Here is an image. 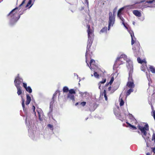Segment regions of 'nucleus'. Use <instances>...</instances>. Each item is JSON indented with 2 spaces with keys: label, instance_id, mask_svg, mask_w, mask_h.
I'll return each instance as SVG.
<instances>
[{
  "label": "nucleus",
  "instance_id": "412c9836",
  "mask_svg": "<svg viewBox=\"0 0 155 155\" xmlns=\"http://www.w3.org/2000/svg\"><path fill=\"white\" fill-rule=\"evenodd\" d=\"M150 70L153 73H155V68L152 66H150L149 68Z\"/></svg>",
  "mask_w": 155,
  "mask_h": 155
},
{
  "label": "nucleus",
  "instance_id": "f3484780",
  "mask_svg": "<svg viewBox=\"0 0 155 155\" xmlns=\"http://www.w3.org/2000/svg\"><path fill=\"white\" fill-rule=\"evenodd\" d=\"M17 90V93L18 95L22 93V87H16Z\"/></svg>",
  "mask_w": 155,
  "mask_h": 155
},
{
  "label": "nucleus",
  "instance_id": "6e6552de",
  "mask_svg": "<svg viewBox=\"0 0 155 155\" xmlns=\"http://www.w3.org/2000/svg\"><path fill=\"white\" fill-rule=\"evenodd\" d=\"M140 45L139 42L135 43L133 48L134 52L138 55L140 53Z\"/></svg>",
  "mask_w": 155,
  "mask_h": 155
},
{
  "label": "nucleus",
  "instance_id": "e433bc0d",
  "mask_svg": "<svg viewBox=\"0 0 155 155\" xmlns=\"http://www.w3.org/2000/svg\"><path fill=\"white\" fill-rule=\"evenodd\" d=\"M32 109L33 110V112L35 114L36 112L35 111V107L33 105L32 106Z\"/></svg>",
  "mask_w": 155,
  "mask_h": 155
},
{
  "label": "nucleus",
  "instance_id": "8fccbe9b",
  "mask_svg": "<svg viewBox=\"0 0 155 155\" xmlns=\"http://www.w3.org/2000/svg\"><path fill=\"white\" fill-rule=\"evenodd\" d=\"M144 6L145 7H149V6H148L147 5H144Z\"/></svg>",
  "mask_w": 155,
  "mask_h": 155
},
{
  "label": "nucleus",
  "instance_id": "09e8293b",
  "mask_svg": "<svg viewBox=\"0 0 155 155\" xmlns=\"http://www.w3.org/2000/svg\"><path fill=\"white\" fill-rule=\"evenodd\" d=\"M146 155H151L150 153H149V152L147 153Z\"/></svg>",
  "mask_w": 155,
  "mask_h": 155
},
{
  "label": "nucleus",
  "instance_id": "393cba45",
  "mask_svg": "<svg viewBox=\"0 0 155 155\" xmlns=\"http://www.w3.org/2000/svg\"><path fill=\"white\" fill-rule=\"evenodd\" d=\"M107 30V28L106 27H104L101 30L100 32L102 33L106 32Z\"/></svg>",
  "mask_w": 155,
  "mask_h": 155
},
{
  "label": "nucleus",
  "instance_id": "423d86ee",
  "mask_svg": "<svg viewBox=\"0 0 155 155\" xmlns=\"http://www.w3.org/2000/svg\"><path fill=\"white\" fill-rule=\"evenodd\" d=\"M126 56L125 55H121L119 57L117 58L114 63V66H116L122 64L123 63L122 59L124 58H125Z\"/></svg>",
  "mask_w": 155,
  "mask_h": 155
},
{
  "label": "nucleus",
  "instance_id": "79ce46f5",
  "mask_svg": "<svg viewBox=\"0 0 155 155\" xmlns=\"http://www.w3.org/2000/svg\"><path fill=\"white\" fill-rule=\"evenodd\" d=\"M151 149H152V151L154 153H155V147H152V148H151Z\"/></svg>",
  "mask_w": 155,
  "mask_h": 155
},
{
  "label": "nucleus",
  "instance_id": "0eeeda50",
  "mask_svg": "<svg viewBox=\"0 0 155 155\" xmlns=\"http://www.w3.org/2000/svg\"><path fill=\"white\" fill-rule=\"evenodd\" d=\"M19 76V74H18L17 76L15 78L14 80V84L16 87H21L20 85L23 81V79Z\"/></svg>",
  "mask_w": 155,
  "mask_h": 155
},
{
  "label": "nucleus",
  "instance_id": "ea45409f",
  "mask_svg": "<svg viewBox=\"0 0 155 155\" xmlns=\"http://www.w3.org/2000/svg\"><path fill=\"white\" fill-rule=\"evenodd\" d=\"M26 1V0H23V1L21 3L20 5L19 6H21L22 5H23L25 3Z\"/></svg>",
  "mask_w": 155,
  "mask_h": 155
},
{
  "label": "nucleus",
  "instance_id": "c85d7f7f",
  "mask_svg": "<svg viewBox=\"0 0 155 155\" xmlns=\"http://www.w3.org/2000/svg\"><path fill=\"white\" fill-rule=\"evenodd\" d=\"M63 91L64 92H67L68 91H69L68 88L66 86L64 87L63 88Z\"/></svg>",
  "mask_w": 155,
  "mask_h": 155
},
{
  "label": "nucleus",
  "instance_id": "5701e85b",
  "mask_svg": "<svg viewBox=\"0 0 155 155\" xmlns=\"http://www.w3.org/2000/svg\"><path fill=\"white\" fill-rule=\"evenodd\" d=\"M124 8V7H122L120 8L118 11L117 12V16H120L121 15L122 13L121 12L123 10Z\"/></svg>",
  "mask_w": 155,
  "mask_h": 155
},
{
  "label": "nucleus",
  "instance_id": "4be33fe9",
  "mask_svg": "<svg viewBox=\"0 0 155 155\" xmlns=\"http://www.w3.org/2000/svg\"><path fill=\"white\" fill-rule=\"evenodd\" d=\"M134 91V89L133 88H130L129 90H128L126 92V95L128 96L131 93L133 92Z\"/></svg>",
  "mask_w": 155,
  "mask_h": 155
},
{
  "label": "nucleus",
  "instance_id": "603ef678",
  "mask_svg": "<svg viewBox=\"0 0 155 155\" xmlns=\"http://www.w3.org/2000/svg\"><path fill=\"white\" fill-rule=\"evenodd\" d=\"M80 93V94H81V95H83L84 94V93H82V92H81V93Z\"/></svg>",
  "mask_w": 155,
  "mask_h": 155
},
{
  "label": "nucleus",
  "instance_id": "b1692460",
  "mask_svg": "<svg viewBox=\"0 0 155 155\" xmlns=\"http://www.w3.org/2000/svg\"><path fill=\"white\" fill-rule=\"evenodd\" d=\"M114 81V78L113 77L111 78L110 80V82H109L108 83H107L106 84L105 86H107V85H108L109 84H110V85H111V84L113 83Z\"/></svg>",
  "mask_w": 155,
  "mask_h": 155
},
{
  "label": "nucleus",
  "instance_id": "c03bdc74",
  "mask_svg": "<svg viewBox=\"0 0 155 155\" xmlns=\"http://www.w3.org/2000/svg\"><path fill=\"white\" fill-rule=\"evenodd\" d=\"M133 120L134 122V123L136 124L137 123V121L135 118H133Z\"/></svg>",
  "mask_w": 155,
  "mask_h": 155
},
{
  "label": "nucleus",
  "instance_id": "7c9ffc66",
  "mask_svg": "<svg viewBox=\"0 0 155 155\" xmlns=\"http://www.w3.org/2000/svg\"><path fill=\"white\" fill-rule=\"evenodd\" d=\"M94 76L96 78H99L100 76L99 74L96 72H94Z\"/></svg>",
  "mask_w": 155,
  "mask_h": 155
},
{
  "label": "nucleus",
  "instance_id": "49530a36",
  "mask_svg": "<svg viewBox=\"0 0 155 155\" xmlns=\"http://www.w3.org/2000/svg\"><path fill=\"white\" fill-rule=\"evenodd\" d=\"M111 87L110 86L108 88V91H110L111 90Z\"/></svg>",
  "mask_w": 155,
  "mask_h": 155
},
{
  "label": "nucleus",
  "instance_id": "37998d69",
  "mask_svg": "<svg viewBox=\"0 0 155 155\" xmlns=\"http://www.w3.org/2000/svg\"><path fill=\"white\" fill-rule=\"evenodd\" d=\"M148 81H149L148 85H149V86H150V84L152 83V81L150 79V80L148 79Z\"/></svg>",
  "mask_w": 155,
  "mask_h": 155
},
{
  "label": "nucleus",
  "instance_id": "473e14b6",
  "mask_svg": "<svg viewBox=\"0 0 155 155\" xmlns=\"http://www.w3.org/2000/svg\"><path fill=\"white\" fill-rule=\"evenodd\" d=\"M48 127H49L50 129L52 130L54 129L53 126L51 124H48Z\"/></svg>",
  "mask_w": 155,
  "mask_h": 155
},
{
  "label": "nucleus",
  "instance_id": "3c124183",
  "mask_svg": "<svg viewBox=\"0 0 155 155\" xmlns=\"http://www.w3.org/2000/svg\"><path fill=\"white\" fill-rule=\"evenodd\" d=\"M86 2H87V5L88 6V1H86Z\"/></svg>",
  "mask_w": 155,
  "mask_h": 155
},
{
  "label": "nucleus",
  "instance_id": "6ab92c4d",
  "mask_svg": "<svg viewBox=\"0 0 155 155\" xmlns=\"http://www.w3.org/2000/svg\"><path fill=\"white\" fill-rule=\"evenodd\" d=\"M106 78H104L102 79V80L101 81L99 82V83L98 84V85H99V89H101V84H104L105 83V82H106Z\"/></svg>",
  "mask_w": 155,
  "mask_h": 155
},
{
  "label": "nucleus",
  "instance_id": "bf43d9fd",
  "mask_svg": "<svg viewBox=\"0 0 155 155\" xmlns=\"http://www.w3.org/2000/svg\"><path fill=\"white\" fill-rule=\"evenodd\" d=\"M21 14H20V15H21Z\"/></svg>",
  "mask_w": 155,
  "mask_h": 155
},
{
  "label": "nucleus",
  "instance_id": "ddd939ff",
  "mask_svg": "<svg viewBox=\"0 0 155 155\" xmlns=\"http://www.w3.org/2000/svg\"><path fill=\"white\" fill-rule=\"evenodd\" d=\"M86 63L87 64V65L88 66L90 67V68L91 69L92 67V65H95V61L93 59H91V60L90 62V66H89L88 63L87 62V63L86 62Z\"/></svg>",
  "mask_w": 155,
  "mask_h": 155
},
{
  "label": "nucleus",
  "instance_id": "1a4fd4ad",
  "mask_svg": "<svg viewBox=\"0 0 155 155\" xmlns=\"http://www.w3.org/2000/svg\"><path fill=\"white\" fill-rule=\"evenodd\" d=\"M129 32L131 36V44L132 45H133L135 42V40H136V38L134 37V32L130 30L129 31Z\"/></svg>",
  "mask_w": 155,
  "mask_h": 155
},
{
  "label": "nucleus",
  "instance_id": "dca6fc26",
  "mask_svg": "<svg viewBox=\"0 0 155 155\" xmlns=\"http://www.w3.org/2000/svg\"><path fill=\"white\" fill-rule=\"evenodd\" d=\"M18 9L17 8H16L14 9L13 10H12L7 15L8 16H9V15H11V17H12L13 16H14V15L16 14H17V12L13 14L15 10L16 9Z\"/></svg>",
  "mask_w": 155,
  "mask_h": 155
},
{
  "label": "nucleus",
  "instance_id": "bb28decb",
  "mask_svg": "<svg viewBox=\"0 0 155 155\" xmlns=\"http://www.w3.org/2000/svg\"><path fill=\"white\" fill-rule=\"evenodd\" d=\"M31 2L32 0H29L28 1V3H27V5H26V7H29V8L31 7L32 6V5H31L30 6V5H31Z\"/></svg>",
  "mask_w": 155,
  "mask_h": 155
},
{
  "label": "nucleus",
  "instance_id": "aec40b11",
  "mask_svg": "<svg viewBox=\"0 0 155 155\" xmlns=\"http://www.w3.org/2000/svg\"><path fill=\"white\" fill-rule=\"evenodd\" d=\"M122 21V24L124 25V26L127 28V27L125 25V24L124 23V18L121 16V15L120 16H117Z\"/></svg>",
  "mask_w": 155,
  "mask_h": 155
},
{
  "label": "nucleus",
  "instance_id": "7ed1b4c3",
  "mask_svg": "<svg viewBox=\"0 0 155 155\" xmlns=\"http://www.w3.org/2000/svg\"><path fill=\"white\" fill-rule=\"evenodd\" d=\"M133 72V69L131 68H130L129 72V77L128 78V81L127 83V86L130 88H134L135 85L134 84L133 80L132 77V74Z\"/></svg>",
  "mask_w": 155,
  "mask_h": 155
},
{
  "label": "nucleus",
  "instance_id": "c756f323",
  "mask_svg": "<svg viewBox=\"0 0 155 155\" xmlns=\"http://www.w3.org/2000/svg\"><path fill=\"white\" fill-rule=\"evenodd\" d=\"M147 68V66L146 65V64H145L144 65H142L141 67V70L144 71H145L146 70V68Z\"/></svg>",
  "mask_w": 155,
  "mask_h": 155
},
{
  "label": "nucleus",
  "instance_id": "f8f14e48",
  "mask_svg": "<svg viewBox=\"0 0 155 155\" xmlns=\"http://www.w3.org/2000/svg\"><path fill=\"white\" fill-rule=\"evenodd\" d=\"M133 13L135 16L140 17L141 16V14L140 12L137 10H134L133 11Z\"/></svg>",
  "mask_w": 155,
  "mask_h": 155
},
{
  "label": "nucleus",
  "instance_id": "9d476101",
  "mask_svg": "<svg viewBox=\"0 0 155 155\" xmlns=\"http://www.w3.org/2000/svg\"><path fill=\"white\" fill-rule=\"evenodd\" d=\"M21 98L22 99V106L23 107V111L26 113L27 114L28 112V109L27 108H26L25 107V103H24V100L23 99L22 97L21 96Z\"/></svg>",
  "mask_w": 155,
  "mask_h": 155
},
{
  "label": "nucleus",
  "instance_id": "a878e982",
  "mask_svg": "<svg viewBox=\"0 0 155 155\" xmlns=\"http://www.w3.org/2000/svg\"><path fill=\"white\" fill-rule=\"evenodd\" d=\"M25 90L27 92L30 93L32 92V90L29 86H28L26 88Z\"/></svg>",
  "mask_w": 155,
  "mask_h": 155
},
{
  "label": "nucleus",
  "instance_id": "13d9d810",
  "mask_svg": "<svg viewBox=\"0 0 155 155\" xmlns=\"http://www.w3.org/2000/svg\"><path fill=\"white\" fill-rule=\"evenodd\" d=\"M138 133H140V132H139V131H138Z\"/></svg>",
  "mask_w": 155,
  "mask_h": 155
},
{
  "label": "nucleus",
  "instance_id": "4d7b16f0",
  "mask_svg": "<svg viewBox=\"0 0 155 155\" xmlns=\"http://www.w3.org/2000/svg\"><path fill=\"white\" fill-rule=\"evenodd\" d=\"M91 54H92V55H93V54H92V52H91Z\"/></svg>",
  "mask_w": 155,
  "mask_h": 155
},
{
  "label": "nucleus",
  "instance_id": "5fc2aeb1",
  "mask_svg": "<svg viewBox=\"0 0 155 155\" xmlns=\"http://www.w3.org/2000/svg\"><path fill=\"white\" fill-rule=\"evenodd\" d=\"M3 0H0V3L2 2Z\"/></svg>",
  "mask_w": 155,
  "mask_h": 155
},
{
  "label": "nucleus",
  "instance_id": "9b49d317",
  "mask_svg": "<svg viewBox=\"0 0 155 155\" xmlns=\"http://www.w3.org/2000/svg\"><path fill=\"white\" fill-rule=\"evenodd\" d=\"M26 96V101L25 103V104L26 105H28L30 103L31 101V98L29 94H27Z\"/></svg>",
  "mask_w": 155,
  "mask_h": 155
},
{
  "label": "nucleus",
  "instance_id": "a18cd8bd",
  "mask_svg": "<svg viewBox=\"0 0 155 155\" xmlns=\"http://www.w3.org/2000/svg\"><path fill=\"white\" fill-rule=\"evenodd\" d=\"M52 110H51L49 112V114H50V115L52 114Z\"/></svg>",
  "mask_w": 155,
  "mask_h": 155
},
{
  "label": "nucleus",
  "instance_id": "72a5a7b5",
  "mask_svg": "<svg viewBox=\"0 0 155 155\" xmlns=\"http://www.w3.org/2000/svg\"><path fill=\"white\" fill-rule=\"evenodd\" d=\"M113 90L114 91L116 90L118 88V86L116 84H114Z\"/></svg>",
  "mask_w": 155,
  "mask_h": 155
},
{
  "label": "nucleus",
  "instance_id": "a19ab883",
  "mask_svg": "<svg viewBox=\"0 0 155 155\" xmlns=\"http://www.w3.org/2000/svg\"><path fill=\"white\" fill-rule=\"evenodd\" d=\"M104 97L105 98V100H106V101H107L108 100V99H107V96L106 94H105L104 95Z\"/></svg>",
  "mask_w": 155,
  "mask_h": 155
},
{
  "label": "nucleus",
  "instance_id": "6e6d98bb",
  "mask_svg": "<svg viewBox=\"0 0 155 155\" xmlns=\"http://www.w3.org/2000/svg\"><path fill=\"white\" fill-rule=\"evenodd\" d=\"M89 55H90V56H91L90 58L91 59V55L90 54H89Z\"/></svg>",
  "mask_w": 155,
  "mask_h": 155
},
{
  "label": "nucleus",
  "instance_id": "58836bf2",
  "mask_svg": "<svg viewBox=\"0 0 155 155\" xmlns=\"http://www.w3.org/2000/svg\"><path fill=\"white\" fill-rule=\"evenodd\" d=\"M105 94H106V91L104 89L103 92L101 93V95L102 96L104 95Z\"/></svg>",
  "mask_w": 155,
  "mask_h": 155
},
{
  "label": "nucleus",
  "instance_id": "864d4df0",
  "mask_svg": "<svg viewBox=\"0 0 155 155\" xmlns=\"http://www.w3.org/2000/svg\"><path fill=\"white\" fill-rule=\"evenodd\" d=\"M151 108L152 109H153V106L152 105H151Z\"/></svg>",
  "mask_w": 155,
  "mask_h": 155
},
{
  "label": "nucleus",
  "instance_id": "2eb2a0df",
  "mask_svg": "<svg viewBox=\"0 0 155 155\" xmlns=\"http://www.w3.org/2000/svg\"><path fill=\"white\" fill-rule=\"evenodd\" d=\"M67 98L71 100L72 101H75L74 97L73 94H68L67 95Z\"/></svg>",
  "mask_w": 155,
  "mask_h": 155
},
{
  "label": "nucleus",
  "instance_id": "a211bd4d",
  "mask_svg": "<svg viewBox=\"0 0 155 155\" xmlns=\"http://www.w3.org/2000/svg\"><path fill=\"white\" fill-rule=\"evenodd\" d=\"M137 61L139 63L141 64H142L143 63H144L145 64H147V61L145 59L142 60L139 57H138L137 58Z\"/></svg>",
  "mask_w": 155,
  "mask_h": 155
},
{
  "label": "nucleus",
  "instance_id": "c9c22d12",
  "mask_svg": "<svg viewBox=\"0 0 155 155\" xmlns=\"http://www.w3.org/2000/svg\"><path fill=\"white\" fill-rule=\"evenodd\" d=\"M23 86L25 89L28 87H27V84L25 83H23Z\"/></svg>",
  "mask_w": 155,
  "mask_h": 155
},
{
  "label": "nucleus",
  "instance_id": "4c0bfd02",
  "mask_svg": "<svg viewBox=\"0 0 155 155\" xmlns=\"http://www.w3.org/2000/svg\"><path fill=\"white\" fill-rule=\"evenodd\" d=\"M152 140H153L154 142H155V134H153L152 137Z\"/></svg>",
  "mask_w": 155,
  "mask_h": 155
},
{
  "label": "nucleus",
  "instance_id": "f704fd0d",
  "mask_svg": "<svg viewBox=\"0 0 155 155\" xmlns=\"http://www.w3.org/2000/svg\"><path fill=\"white\" fill-rule=\"evenodd\" d=\"M86 104V102H83L80 103V104L83 107H84Z\"/></svg>",
  "mask_w": 155,
  "mask_h": 155
},
{
  "label": "nucleus",
  "instance_id": "f257e3e1",
  "mask_svg": "<svg viewBox=\"0 0 155 155\" xmlns=\"http://www.w3.org/2000/svg\"><path fill=\"white\" fill-rule=\"evenodd\" d=\"M87 32L88 33V40L87 42V50L85 56L86 62L87 63V58L88 55L90 51V49L93 43L94 35L93 33L94 30L91 29L90 25H87Z\"/></svg>",
  "mask_w": 155,
  "mask_h": 155
},
{
  "label": "nucleus",
  "instance_id": "20e7f679",
  "mask_svg": "<svg viewBox=\"0 0 155 155\" xmlns=\"http://www.w3.org/2000/svg\"><path fill=\"white\" fill-rule=\"evenodd\" d=\"M145 2V3L151 4L153 7H155V0H148L145 1L143 0L140 1L139 2H135V4L137 8H140L143 7V3Z\"/></svg>",
  "mask_w": 155,
  "mask_h": 155
},
{
  "label": "nucleus",
  "instance_id": "2f4dec72",
  "mask_svg": "<svg viewBox=\"0 0 155 155\" xmlns=\"http://www.w3.org/2000/svg\"><path fill=\"white\" fill-rule=\"evenodd\" d=\"M124 102L122 99V98H121L120 99V106H123L124 105Z\"/></svg>",
  "mask_w": 155,
  "mask_h": 155
},
{
  "label": "nucleus",
  "instance_id": "39448f33",
  "mask_svg": "<svg viewBox=\"0 0 155 155\" xmlns=\"http://www.w3.org/2000/svg\"><path fill=\"white\" fill-rule=\"evenodd\" d=\"M109 20L108 21V30L110 29V26H112L114 24L115 21V16L114 14H112L111 12L109 13Z\"/></svg>",
  "mask_w": 155,
  "mask_h": 155
},
{
  "label": "nucleus",
  "instance_id": "cd10ccee",
  "mask_svg": "<svg viewBox=\"0 0 155 155\" xmlns=\"http://www.w3.org/2000/svg\"><path fill=\"white\" fill-rule=\"evenodd\" d=\"M69 93L71 94H75L76 93L75 90L74 89H71L69 90Z\"/></svg>",
  "mask_w": 155,
  "mask_h": 155
},
{
  "label": "nucleus",
  "instance_id": "f03ea898",
  "mask_svg": "<svg viewBox=\"0 0 155 155\" xmlns=\"http://www.w3.org/2000/svg\"><path fill=\"white\" fill-rule=\"evenodd\" d=\"M137 127L140 131L142 137L145 140H148L149 139V137H146V136L147 134V131H149V129L148 124L146 123L144 127H143L139 125L137 126Z\"/></svg>",
  "mask_w": 155,
  "mask_h": 155
},
{
  "label": "nucleus",
  "instance_id": "de8ad7c7",
  "mask_svg": "<svg viewBox=\"0 0 155 155\" xmlns=\"http://www.w3.org/2000/svg\"><path fill=\"white\" fill-rule=\"evenodd\" d=\"M79 104V103H78V102H77V103H76L75 104V105L76 106L78 105Z\"/></svg>",
  "mask_w": 155,
  "mask_h": 155
},
{
  "label": "nucleus",
  "instance_id": "4468645a",
  "mask_svg": "<svg viewBox=\"0 0 155 155\" xmlns=\"http://www.w3.org/2000/svg\"><path fill=\"white\" fill-rule=\"evenodd\" d=\"M126 123L128 125V126H126L127 127H129L130 129H132L133 130H136L137 129V128L136 127L132 125L131 124L129 123L128 122H126Z\"/></svg>",
  "mask_w": 155,
  "mask_h": 155
}]
</instances>
